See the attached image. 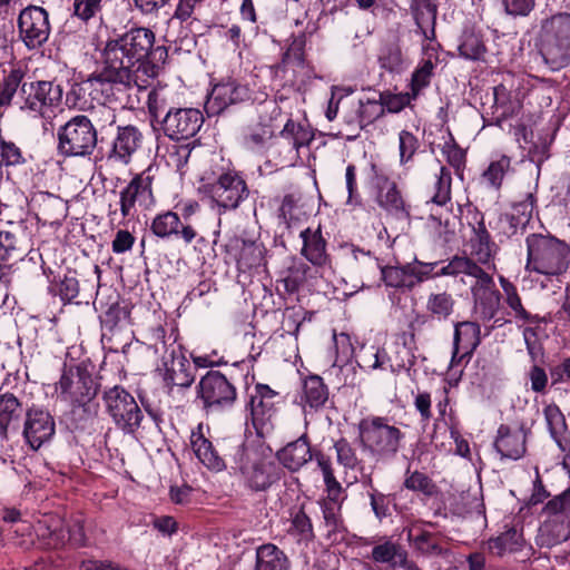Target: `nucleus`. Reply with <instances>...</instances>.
I'll use <instances>...</instances> for the list:
<instances>
[{
  "label": "nucleus",
  "instance_id": "a18cd8bd",
  "mask_svg": "<svg viewBox=\"0 0 570 570\" xmlns=\"http://www.w3.org/2000/svg\"><path fill=\"white\" fill-rule=\"evenodd\" d=\"M24 72L21 68H11L4 72L3 79L0 81V114L2 109H7L14 104L18 97V89L24 82Z\"/></svg>",
  "mask_w": 570,
  "mask_h": 570
},
{
  "label": "nucleus",
  "instance_id": "6ab92c4d",
  "mask_svg": "<svg viewBox=\"0 0 570 570\" xmlns=\"http://www.w3.org/2000/svg\"><path fill=\"white\" fill-rule=\"evenodd\" d=\"M151 167L136 174L128 185L120 191L119 205L122 219L132 217L136 204L146 205L154 199Z\"/></svg>",
  "mask_w": 570,
  "mask_h": 570
},
{
  "label": "nucleus",
  "instance_id": "5701e85b",
  "mask_svg": "<svg viewBox=\"0 0 570 570\" xmlns=\"http://www.w3.org/2000/svg\"><path fill=\"white\" fill-rule=\"evenodd\" d=\"M190 446L197 460L209 471L222 472L226 470V463L218 452V441L215 443L204 434V425L199 423L190 433Z\"/></svg>",
  "mask_w": 570,
  "mask_h": 570
},
{
  "label": "nucleus",
  "instance_id": "39448f33",
  "mask_svg": "<svg viewBox=\"0 0 570 570\" xmlns=\"http://www.w3.org/2000/svg\"><path fill=\"white\" fill-rule=\"evenodd\" d=\"M527 269L546 276L563 274L570 264V246L550 234H530L527 239Z\"/></svg>",
  "mask_w": 570,
  "mask_h": 570
},
{
  "label": "nucleus",
  "instance_id": "f3484780",
  "mask_svg": "<svg viewBox=\"0 0 570 570\" xmlns=\"http://www.w3.org/2000/svg\"><path fill=\"white\" fill-rule=\"evenodd\" d=\"M18 28L20 39L28 49L41 47L50 33L47 11L37 6L24 8L19 14Z\"/></svg>",
  "mask_w": 570,
  "mask_h": 570
},
{
  "label": "nucleus",
  "instance_id": "7ed1b4c3",
  "mask_svg": "<svg viewBox=\"0 0 570 570\" xmlns=\"http://www.w3.org/2000/svg\"><path fill=\"white\" fill-rule=\"evenodd\" d=\"M535 46L551 71L570 65V12L560 11L540 22Z\"/></svg>",
  "mask_w": 570,
  "mask_h": 570
},
{
  "label": "nucleus",
  "instance_id": "72a5a7b5",
  "mask_svg": "<svg viewBox=\"0 0 570 570\" xmlns=\"http://www.w3.org/2000/svg\"><path fill=\"white\" fill-rule=\"evenodd\" d=\"M468 245L471 257L479 264L488 265L494 258L497 244L492 239L487 226L471 230Z\"/></svg>",
  "mask_w": 570,
  "mask_h": 570
},
{
  "label": "nucleus",
  "instance_id": "1a4fd4ad",
  "mask_svg": "<svg viewBox=\"0 0 570 570\" xmlns=\"http://www.w3.org/2000/svg\"><path fill=\"white\" fill-rule=\"evenodd\" d=\"M106 411L125 434L134 435L142 429L144 410L124 386L115 385L102 393Z\"/></svg>",
  "mask_w": 570,
  "mask_h": 570
},
{
  "label": "nucleus",
  "instance_id": "6e6d98bb",
  "mask_svg": "<svg viewBox=\"0 0 570 570\" xmlns=\"http://www.w3.org/2000/svg\"><path fill=\"white\" fill-rule=\"evenodd\" d=\"M435 63L432 59L422 60L411 76L410 92L412 97L416 99L421 95L422 90L428 88L431 83L432 77L434 76Z\"/></svg>",
  "mask_w": 570,
  "mask_h": 570
},
{
  "label": "nucleus",
  "instance_id": "4d7b16f0",
  "mask_svg": "<svg viewBox=\"0 0 570 570\" xmlns=\"http://www.w3.org/2000/svg\"><path fill=\"white\" fill-rule=\"evenodd\" d=\"M542 324H546V318L540 315L539 321L535 323H522V325H525L522 330V336L528 355L533 362L543 354V347L539 342L540 333L543 332Z\"/></svg>",
  "mask_w": 570,
  "mask_h": 570
},
{
  "label": "nucleus",
  "instance_id": "c03bdc74",
  "mask_svg": "<svg viewBox=\"0 0 570 570\" xmlns=\"http://www.w3.org/2000/svg\"><path fill=\"white\" fill-rule=\"evenodd\" d=\"M22 406L19 400L10 393L0 395V436L8 438L9 428L16 426L22 415Z\"/></svg>",
  "mask_w": 570,
  "mask_h": 570
},
{
  "label": "nucleus",
  "instance_id": "052dcab7",
  "mask_svg": "<svg viewBox=\"0 0 570 570\" xmlns=\"http://www.w3.org/2000/svg\"><path fill=\"white\" fill-rule=\"evenodd\" d=\"M511 169V158L501 155L499 159L492 160L482 173L483 180L493 189L500 190L505 174Z\"/></svg>",
  "mask_w": 570,
  "mask_h": 570
},
{
  "label": "nucleus",
  "instance_id": "c85d7f7f",
  "mask_svg": "<svg viewBox=\"0 0 570 570\" xmlns=\"http://www.w3.org/2000/svg\"><path fill=\"white\" fill-rule=\"evenodd\" d=\"M382 98H379L376 91L372 96L360 98L353 111L344 116V121L354 126L357 130H363L384 116Z\"/></svg>",
  "mask_w": 570,
  "mask_h": 570
},
{
  "label": "nucleus",
  "instance_id": "393cba45",
  "mask_svg": "<svg viewBox=\"0 0 570 570\" xmlns=\"http://www.w3.org/2000/svg\"><path fill=\"white\" fill-rule=\"evenodd\" d=\"M224 247L242 268L250 269L264 263L265 247L262 243L233 237Z\"/></svg>",
  "mask_w": 570,
  "mask_h": 570
},
{
  "label": "nucleus",
  "instance_id": "338daca9",
  "mask_svg": "<svg viewBox=\"0 0 570 570\" xmlns=\"http://www.w3.org/2000/svg\"><path fill=\"white\" fill-rule=\"evenodd\" d=\"M9 533L12 543L22 550H29L35 544L32 524L29 521L12 525Z\"/></svg>",
  "mask_w": 570,
  "mask_h": 570
},
{
  "label": "nucleus",
  "instance_id": "2f4dec72",
  "mask_svg": "<svg viewBox=\"0 0 570 570\" xmlns=\"http://www.w3.org/2000/svg\"><path fill=\"white\" fill-rule=\"evenodd\" d=\"M91 116H96L94 110L86 115H73V156L90 154L97 145V130Z\"/></svg>",
  "mask_w": 570,
  "mask_h": 570
},
{
  "label": "nucleus",
  "instance_id": "7c9ffc66",
  "mask_svg": "<svg viewBox=\"0 0 570 570\" xmlns=\"http://www.w3.org/2000/svg\"><path fill=\"white\" fill-rule=\"evenodd\" d=\"M489 283L481 284L480 279L471 285V292L479 306L483 321H491L499 312L501 293L495 288L493 277L489 274Z\"/></svg>",
  "mask_w": 570,
  "mask_h": 570
},
{
  "label": "nucleus",
  "instance_id": "13d9d810",
  "mask_svg": "<svg viewBox=\"0 0 570 570\" xmlns=\"http://www.w3.org/2000/svg\"><path fill=\"white\" fill-rule=\"evenodd\" d=\"M334 450L336 452L337 463L346 470L355 471L367 462L357 456L356 449L345 438L335 441Z\"/></svg>",
  "mask_w": 570,
  "mask_h": 570
},
{
  "label": "nucleus",
  "instance_id": "58836bf2",
  "mask_svg": "<svg viewBox=\"0 0 570 570\" xmlns=\"http://www.w3.org/2000/svg\"><path fill=\"white\" fill-rule=\"evenodd\" d=\"M460 57L466 60H482L487 52L483 35L474 27H464L458 46Z\"/></svg>",
  "mask_w": 570,
  "mask_h": 570
},
{
  "label": "nucleus",
  "instance_id": "f257e3e1",
  "mask_svg": "<svg viewBox=\"0 0 570 570\" xmlns=\"http://www.w3.org/2000/svg\"><path fill=\"white\" fill-rule=\"evenodd\" d=\"M155 33L148 28H132L116 39L108 40L104 50L105 67L100 79L110 83L129 86L135 73L149 58Z\"/></svg>",
  "mask_w": 570,
  "mask_h": 570
},
{
  "label": "nucleus",
  "instance_id": "dca6fc26",
  "mask_svg": "<svg viewBox=\"0 0 570 570\" xmlns=\"http://www.w3.org/2000/svg\"><path fill=\"white\" fill-rule=\"evenodd\" d=\"M62 99V89L50 81H24L18 92L17 105L22 110L41 112L45 106H57Z\"/></svg>",
  "mask_w": 570,
  "mask_h": 570
},
{
  "label": "nucleus",
  "instance_id": "a878e982",
  "mask_svg": "<svg viewBox=\"0 0 570 570\" xmlns=\"http://www.w3.org/2000/svg\"><path fill=\"white\" fill-rule=\"evenodd\" d=\"M493 446L501 459L517 461L521 459L527 451V436L522 428L512 429L507 424H501L497 432Z\"/></svg>",
  "mask_w": 570,
  "mask_h": 570
},
{
  "label": "nucleus",
  "instance_id": "a19ab883",
  "mask_svg": "<svg viewBox=\"0 0 570 570\" xmlns=\"http://www.w3.org/2000/svg\"><path fill=\"white\" fill-rule=\"evenodd\" d=\"M500 285L505 296V304L511 309L510 315L514 317L515 322L535 323L539 321V314H532L524 308L518 289L513 283L508 278L500 276Z\"/></svg>",
  "mask_w": 570,
  "mask_h": 570
},
{
  "label": "nucleus",
  "instance_id": "20e7f679",
  "mask_svg": "<svg viewBox=\"0 0 570 570\" xmlns=\"http://www.w3.org/2000/svg\"><path fill=\"white\" fill-rule=\"evenodd\" d=\"M387 416L370 415L357 425L358 443L375 462L394 460L405 439V433L390 423Z\"/></svg>",
  "mask_w": 570,
  "mask_h": 570
},
{
  "label": "nucleus",
  "instance_id": "bf43d9fd",
  "mask_svg": "<svg viewBox=\"0 0 570 570\" xmlns=\"http://www.w3.org/2000/svg\"><path fill=\"white\" fill-rule=\"evenodd\" d=\"M377 60L380 67L391 73H400L403 70V53L396 42L385 43L380 50Z\"/></svg>",
  "mask_w": 570,
  "mask_h": 570
},
{
  "label": "nucleus",
  "instance_id": "0eeeda50",
  "mask_svg": "<svg viewBox=\"0 0 570 570\" xmlns=\"http://www.w3.org/2000/svg\"><path fill=\"white\" fill-rule=\"evenodd\" d=\"M151 338L155 341V352H159L158 343L161 344L164 355L161 357V365L157 368L163 379V385L168 394L174 392V389H188L195 382V366L191 365L189 360L180 351V345L175 346L167 344L166 330L161 325H157L151 330Z\"/></svg>",
  "mask_w": 570,
  "mask_h": 570
},
{
  "label": "nucleus",
  "instance_id": "bb28decb",
  "mask_svg": "<svg viewBox=\"0 0 570 570\" xmlns=\"http://www.w3.org/2000/svg\"><path fill=\"white\" fill-rule=\"evenodd\" d=\"M287 534L294 539L297 544L307 547L316 539L314 524L308 513L306 502L297 503L288 509Z\"/></svg>",
  "mask_w": 570,
  "mask_h": 570
},
{
  "label": "nucleus",
  "instance_id": "8fccbe9b",
  "mask_svg": "<svg viewBox=\"0 0 570 570\" xmlns=\"http://www.w3.org/2000/svg\"><path fill=\"white\" fill-rule=\"evenodd\" d=\"M403 487L409 491L420 493L426 499H431L439 493L438 485L428 474L417 470L411 472L410 466L406 469Z\"/></svg>",
  "mask_w": 570,
  "mask_h": 570
},
{
  "label": "nucleus",
  "instance_id": "774afa93",
  "mask_svg": "<svg viewBox=\"0 0 570 570\" xmlns=\"http://www.w3.org/2000/svg\"><path fill=\"white\" fill-rule=\"evenodd\" d=\"M312 316L313 313L305 311L302 306H291L286 307L284 312L283 323L289 334L297 335L302 324L305 321L309 322Z\"/></svg>",
  "mask_w": 570,
  "mask_h": 570
},
{
  "label": "nucleus",
  "instance_id": "0e129e2a",
  "mask_svg": "<svg viewBox=\"0 0 570 570\" xmlns=\"http://www.w3.org/2000/svg\"><path fill=\"white\" fill-rule=\"evenodd\" d=\"M379 98H382V106L384 107V112L389 111L391 114H397L402 111L405 107L411 105V101L416 100L415 97H412L410 91L392 94L390 91H376Z\"/></svg>",
  "mask_w": 570,
  "mask_h": 570
},
{
  "label": "nucleus",
  "instance_id": "cd10ccee",
  "mask_svg": "<svg viewBox=\"0 0 570 570\" xmlns=\"http://www.w3.org/2000/svg\"><path fill=\"white\" fill-rule=\"evenodd\" d=\"M439 263L440 265L432 269L431 278L441 276L455 277L460 274H464L475 278V281L480 279L481 284L489 283V273L471 256L454 255L446 264H444V262Z\"/></svg>",
  "mask_w": 570,
  "mask_h": 570
},
{
  "label": "nucleus",
  "instance_id": "4be33fe9",
  "mask_svg": "<svg viewBox=\"0 0 570 570\" xmlns=\"http://www.w3.org/2000/svg\"><path fill=\"white\" fill-rule=\"evenodd\" d=\"M330 402V390L322 376L309 374L303 379L299 404L305 414L317 413Z\"/></svg>",
  "mask_w": 570,
  "mask_h": 570
},
{
  "label": "nucleus",
  "instance_id": "4c0bfd02",
  "mask_svg": "<svg viewBox=\"0 0 570 570\" xmlns=\"http://www.w3.org/2000/svg\"><path fill=\"white\" fill-rule=\"evenodd\" d=\"M410 9L417 28L426 39L435 37L438 7L431 0H412Z\"/></svg>",
  "mask_w": 570,
  "mask_h": 570
},
{
  "label": "nucleus",
  "instance_id": "4468645a",
  "mask_svg": "<svg viewBox=\"0 0 570 570\" xmlns=\"http://www.w3.org/2000/svg\"><path fill=\"white\" fill-rule=\"evenodd\" d=\"M439 265V262L425 263L415 258L413 263L404 265L382 266L381 276L387 287L411 292L421 283L430 279L432 269Z\"/></svg>",
  "mask_w": 570,
  "mask_h": 570
},
{
  "label": "nucleus",
  "instance_id": "09e8293b",
  "mask_svg": "<svg viewBox=\"0 0 570 570\" xmlns=\"http://www.w3.org/2000/svg\"><path fill=\"white\" fill-rule=\"evenodd\" d=\"M481 327L471 321L459 322L454 326L453 343L469 351H475L481 344Z\"/></svg>",
  "mask_w": 570,
  "mask_h": 570
},
{
  "label": "nucleus",
  "instance_id": "9b49d317",
  "mask_svg": "<svg viewBox=\"0 0 570 570\" xmlns=\"http://www.w3.org/2000/svg\"><path fill=\"white\" fill-rule=\"evenodd\" d=\"M370 185L374 193L375 204L386 214L397 219L411 216V205L406 202L399 184L389 173L375 163L370 166Z\"/></svg>",
  "mask_w": 570,
  "mask_h": 570
},
{
  "label": "nucleus",
  "instance_id": "9d476101",
  "mask_svg": "<svg viewBox=\"0 0 570 570\" xmlns=\"http://www.w3.org/2000/svg\"><path fill=\"white\" fill-rule=\"evenodd\" d=\"M282 403L279 392L269 385L257 383L248 390V401L245 404L247 422L250 421L258 438H265L274 430V417Z\"/></svg>",
  "mask_w": 570,
  "mask_h": 570
},
{
  "label": "nucleus",
  "instance_id": "aec40b11",
  "mask_svg": "<svg viewBox=\"0 0 570 570\" xmlns=\"http://www.w3.org/2000/svg\"><path fill=\"white\" fill-rule=\"evenodd\" d=\"M55 434V421L49 412L31 407L26 412L23 436L32 450H38Z\"/></svg>",
  "mask_w": 570,
  "mask_h": 570
},
{
  "label": "nucleus",
  "instance_id": "e2e57ef3",
  "mask_svg": "<svg viewBox=\"0 0 570 570\" xmlns=\"http://www.w3.org/2000/svg\"><path fill=\"white\" fill-rule=\"evenodd\" d=\"M452 175L449 168L442 166L434 185V194L431 202L438 206H445L452 198Z\"/></svg>",
  "mask_w": 570,
  "mask_h": 570
},
{
  "label": "nucleus",
  "instance_id": "6e6552de",
  "mask_svg": "<svg viewBox=\"0 0 570 570\" xmlns=\"http://www.w3.org/2000/svg\"><path fill=\"white\" fill-rule=\"evenodd\" d=\"M196 394L207 415L229 411L237 401V389L234 383L216 370H209L200 377L196 385Z\"/></svg>",
  "mask_w": 570,
  "mask_h": 570
},
{
  "label": "nucleus",
  "instance_id": "b1692460",
  "mask_svg": "<svg viewBox=\"0 0 570 570\" xmlns=\"http://www.w3.org/2000/svg\"><path fill=\"white\" fill-rule=\"evenodd\" d=\"M313 448L306 433L296 440L288 442L276 452L277 463L289 472H298L304 465L312 461Z\"/></svg>",
  "mask_w": 570,
  "mask_h": 570
},
{
  "label": "nucleus",
  "instance_id": "49530a36",
  "mask_svg": "<svg viewBox=\"0 0 570 570\" xmlns=\"http://www.w3.org/2000/svg\"><path fill=\"white\" fill-rule=\"evenodd\" d=\"M543 415L551 438L557 443L558 448L562 452H566L563 436L564 433L567 432V422L559 405H557L556 403H550L546 405L543 407Z\"/></svg>",
  "mask_w": 570,
  "mask_h": 570
},
{
  "label": "nucleus",
  "instance_id": "f03ea898",
  "mask_svg": "<svg viewBox=\"0 0 570 570\" xmlns=\"http://www.w3.org/2000/svg\"><path fill=\"white\" fill-rule=\"evenodd\" d=\"M81 355L73 363V432L89 436L99 428L98 393L101 376L97 365L87 356L83 342L79 344Z\"/></svg>",
  "mask_w": 570,
  "mask_h": 570
},
{
  "label": "nucleus",
  "instance_id": "c756f323",
  "mask_svg": "<svg viewBox=\"0 0 570 570\" xmlns=\"http://www.w3.org/2000/svg\"><path fill=\"white\" fill-rule=\"evenodd\" d=\"M141 144L142 134L136 126H118L109 158H114L122 164H129L132 155L140 148Z\"/></svg>",
  "mask_w": 570,
  "mask_h": 570
},
{
  "label": "nucleus",
  "instance_id": "f704fd0d",
  "mask_svg": "<svg viewBox=\"0 0 570 570\" xmlns=\"http://www.w3.org/2000/svg\"><path fill=\"white\" fill-rule=\"evenodd\" d=\"M407 551L397 542L387 538H382L377 544L372 549L371 554L367 557L376 563H386L391 568L405 566Z\"/></svg>",
  "mask_w": 570,
  "mask_h": 570
},
{
  "label": "nucleus",
  "instance_id": "3c124183",
  "mask_svg": "<svg viewBox=\"0 0 570 570\" xmlns=\"http://www.w3.org/2000/svg\"><path fill=\"white\" fill-rule=\"evenodd\" d=\"M488 544L492 553L501 557L507 551L514 552L520 550L523 546V538L514 527H511L498 537L491 538Z\"/></svg>",
  "mask_w": 570,
  "mask_h": 570
},
{
  "label": "nucleus",
  "instance_id": "a211bd4d",
  "mask_svg": "<svg viewBox=\"0 0 570 570\" xmlns=\"http://www.w3.org/2000/svg\"><path fill=\"white\" fill-rule=\"evenodd\" d=\"M150 233L161 240H183L184 244H191L198 236L193 225L184 224L177 212L163 210L153 217L149 224Z\"/></svg>",
  "mask_w": 570,
  "mask_h": 570
},
{
  "label": "nucleus",
  "instance_id": "f8f14e48",
  "mask_svg": "<svg viewBox=\"0 0 570 570\" xmlns=\"http://www.w3.org/2000/svg\"><path fill=\"white\" fill-rule=\"evenodd\" d=\"M204 189L219 215L237 209L250 194L244 175L235 169L223 171L213 183L206 184Z\"/></svg>",
  "mask_w": 570,
  "mask_h": 570
},
{
  "label": "nucleus",
  "instance_id": "e433bc0d",
  "mask_svg": "<svg viewBox=\"0 0 570 570\" xmlns=\"http://www.w3.org/2000/svg\"><path fill=\"white\" fill-rule=\"evenodd\" d=\"M106 0H73V24L83 23L85 30L95 29L102 23Z\"/></svg>",
  "mask_w": 570,
  "mask_h": 570
},
{
  "label": "nucleus",
  "instance_id": "c9c22d12",
  "mask_svg": "<svg viewBox=\"0 0 570 570\" xmlns=\"http://www.w3.org/2000/svg\"><path fill=\"white\" fill-rule=\"evenodd\" d=\"M255 570H291L287 554L274 543L256 548Z\"/></svg>",
  "mask_w": 570,
  "mask_h": 570
},
{
  "label": "nucleus",
  "instance_id": "2eb2a0df",
  "mask_svg": "<svg viewBox=\"0 0 570 570\" xmlns=\"http://www.w3.org/2000/svg\"><path fill=\"white\" fill-rule=\"evenodd\" d=\"M204 121V115L198 108L178 107L167 112L159 130L170 140H188L198 134Z\"/></svg>",
  "mask_w": 570,
  "mask_h": 570
},
{
  "label": "nucleus",
  "instance_id": "de8ad7c7",
  "mask_svg": "<svg viewBox=\"0 0 570 570\" xmlns=\"http://www.w3.org/2000/svg\"><path fill=\"white\" fill-rule=\"evenodd\" d=\"M355 361L365 372L385 371V347L362 344L355 354Z\"/></svg>",
  "mask_w": 570,
  "mask_h": 570
},
{
  "label": "nucleus",
  "instance_id": "79ce46f5",
  "mask_svg": "<svg viewBox=\"0 0 570 570\" xmlns=\"http://www.w3.org/2000/svg\"><path fill=\"white\" fill-rule=\"evenodd\" d=\"M415 348L404 345H394L392 343L390 352L385 348V371L389 370L393 374H400L401 372L409 373L415 365Z\"/></svg>",
  "mask_w": 570,
  "mask_h": 570
},
{
  "label": "nucleus",
  "instance_id": "680f3d73",
  "mask_svg": "<svg viewBox=\"0 0 570 570\" xmlns=\"http://www.w3.org/2000/svg\"><path fill=\"white\" fill-rule=\"evenodd\" d=\"M281 136L289 139L293 148L297 150L303 146H307L313 139L311 130L304 124L295 122L291 118L282 129Z\"/></svg>",
  "mask_w": 570,
  "mask_h": 570
},
{
  "label": "nucleus",
  "instance_id": "69168bd1",
  "mask_svg": "<svg viewBox=\"0 0 570 570\" xmlns=\"http://www.w3.org/2000/svg\"><path fill=\"white\" fill-rule=\"evenodd\" d=\"M274 132L269 125L257 124L250 128L244 136V144L252 150H259L273 137Z\"/></svg>",
  "mask_w": 570,
  "mask_h": 570
},
{
  "label": "nucleus",
  "instance_id": "ddd939ff",
  "mask_svg": "<svg viewBox=\"0 0 570 570\" xmlns=\"http://www.w3.org/2000/svg\"><path fill=\"white\" fill-rule=\"evenodd\" d=\"M237 472L244 488L252 493L267 492L284 476L283 468L276 461L261 458L254 451Z\"/></svg>",
  "mask_w": 570,
  "mask_h": 570
},
{
  "label": "nucleus",
  "instance_id": "423d86ee",
  "mask_svg": "<svg viewBox=\"0 0 570 570\" xmlns=\"http://www.w3.org/2000/svg\"><path fill=\"white\" fill-rule=\"evenodd\" d=\"M266 99L267 94L253 78L226 76L213 85L205 109L208 116H214L220 115L232 106L262 104Z\"/></svg>",
  "mask_w": 570,
  "mask_h": 570
},
{
  "label": "nucleus",
  "instance_id": "603ef678",
  "mask_svg": "<svg viewBox=\"0 0 570 570\" xmlns=\"http://www.w3.org/2000/svg\"><path fill=\"white\" fill-rule=\"evenodd\" d=\"M313 268L307 263L294 259L287 268V275L281 281L288 294L297 293L308 277H312Z\"/></svg>",
  "mask_w": 570,
  "mask_h": 570
},
{
  "label": "nucleus",
  "instance_id": "412c9836",
  "mask_svg": "<svg viewBox=\"0 0 570 570\" xmlns=\"http://www.w3.org/2000/svg\"><path fill=\"white\" fill-rule=\"evenodd\" d=\"M303 246L301 255L316 269L332 267V257L327 253V240L318 225L316 229L307 227L299 233Z\"/></svg>",
  "mask_w": 570,
  "mask_h": 570
},
{
  "label": "nucleus",
  "instance_id": "5fc2aeb1",
  "mask_svg": "<svg viewBox=\"0 0 570 570\" xmlns=\"http://www.w3.org/2000/svg\"><path fill=\"white\" fill-rule=\"evenodd\" d=\"M455 301L446 292L431 293L426 301V311L433 318L448 320L454 311Z\"/></svg>",
  "mask_w": 570,
  "mask_h": 570
},
{
  "label": "nucleus",
  "instance_id": "37998d69",
  "mask_svg": "<svg viewBox=\"0 0 570 570\" xmlns=\"http://www.w3.org/2000/svg\"><path fill=\"white\" fill-rule=\"evenodd\" d=\"M147 108L151 122H156L160 127L167 112L175 111L178 107L173 104L170 95L165 88H154L148 92Z\"/></svg>",
  "mask_w": 570,
  "mask_h": 570
},
{
  "label": "nucleus",
  "instance_id": "473e14b6",
  "mask_svg": "<svg viewBox=\"0 0 570 570\" xmlns=\"http://www.w3.org/2000/svg\"><path fill=\"white\" fill-rule=\"evenodd\" d=\"M217 441L219 456L223 459V463H226V470L230 468L237 472L253 452L242 435H227Z\"/></svg>",
  "mask_w": 570,
  "mask_h": 570
},
{
  "label": "nucleus",
  "instance_id": "ea45409f",
  "mask_svg": "<svg viewBox=\"0 0 570 570\" xmlns=\"http://www.w3.org/2000/svg\"><path fill=\"white\" fill-rule=\"evenodd\" d=\"M323 524L326 529L325 538L331 543L343 542L348 533L342 509L340 507H321Z\"/></svg>",
  "mask_w": 570,
  "mask_h": 570
},
{
  "label": "nucleus",
  "instance_id": "864d4df0",
  "mask_svg": "<svg viewBox=\"0 0 570 570\" xmlns=\"http://www.w3.org/2000/svg\"><path fill=\"white\" fill-rule=\"evenodd\" d=\"M409 541L413 543L414 548L423 556L426 557H445L450 550L442 547L434 540L435 534L426 530H421L415 537L409 533Z\"/></svg>",
  "mask_w": 570,
  "mask_h": 570
}]
</instances>
